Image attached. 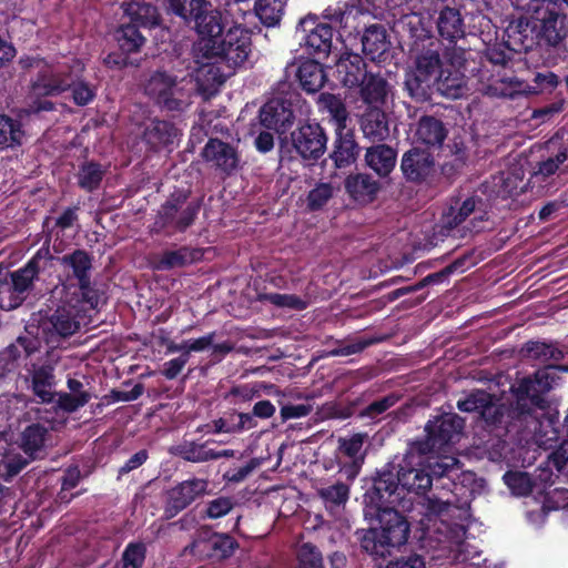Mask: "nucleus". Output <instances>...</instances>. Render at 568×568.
Here are the masks:
<instances>
[{
  "mask_svg": "<svg viewBox=\"0 0 568 568\" xmlns=\"http://www.w3.org/2000/svg\"><path fill=\"white\" fill-rule=\"evenodd\" d=\"M555 371L568 372L565 365H547L511 386L514 403H503L486 390L476 389L457 402V408L478 414L481 426L498 438L508 434H524L536 423L535 409L548 406L547 393L552 388Z\"/></svg>",
  "mask_w": 568,
  "mask_h": 568,
  "instance_id": "nucleus-1",
  "label": "nucleus"
},
{
  "mask_svg": "<svg viewBox=\"0 0 568 568\" xmlns=\"http://www.w3.org/2000/svg\"><path fill=\"white\" fill-rule=\"evenodd\" d=\"M215 24L209 23L206 30L197 36V40L193 43L190 58L180 62H174L178 71L185 70L187 75L199 80V73L207 69L211 73L214 65L210 62L219 59L229 67L237 68L243 65L252 51V32L235 24L224 32V23L221 12L217 18L214 17Z\"/></svg>",
  "mask_w": 568,
  "mask_h": 568,
  "instance_id": "nucleus-2",
  "label": "nucleus"
},
{
  "mask_svg": "<svg viewBox=\"0 0 568 568\" xmlns=\"http://www.w3.org/2000/svg\"><path fill=\"white\" fill-rule=\"evenodd\" d=\"M364 517L378 523L376 527L357 529L355 532L362 551L372 560L376 562L386 560L395 549H399L408 541L410 524L396 507L382 510L378 515Z\"/></svg>",
  "mask_w": 568,
  "mask_h": 568,
  "instance_id": "nucleus-3",
  "label": "nucleus"
},
{
  "mask_svg": "<svg viewBox=\"0 0 568 568\" xmlns=\"http://www.w3.org/2000/svg\"><path fill=\"white\" fill-rule=\"evenodd\" d=\"M415 51L412 65L405 72L404 91L415 103H427L434 94V82L445 68L439 41Z\"/></svg>",
  "mask_w": 568,
  "mask_h": 568,
  "instance_id": "nucleus-4",
  "label": "nucleus"
},
{
  "mask_svg": "<svg viewBox=\"0 0 568 568\" xmlns=\"http://www.w3.org/2000/svg\"><path fill=\"white\" fill-rule=\"evenodd\" d=\"M124 18L114 31L118 49L131 54L139 53L146 43L142 29L166 28L159 8L149 2L132 1L124 3Z\"/></svg>",
  "mask_w": 568,
  "mask_h": 568,
  "instance_id": "nucleus-5",
  "label": "nucleus"
},
{
  "mask_svg": "<svg viewBox=\"0 0 568 568\" xmlns=\"http://www.w3.org/2000/svg\"><path fill=\"white\" fill-rule=\"evenodd\" d=\"M54 256L48 247L39 248L36 254L20 268L4 274L0 280V300L7 310H16L23 304L34 287V281Z\"/></svg>",
  "mask_w": 568,
  "mask_h": 568,
  "instance_id": "nucleus-6",
  "label": "nucleus"
},
{
  "mask_svg": "<svg viewBox=\"0 0 568 568\" xmlns=\"http://www.w3.org/2000/svg\"><path fill=\"white\" fill-rule=\"evenodd\" d=\"M452 465L447 464V474L440 476V480L447 479L449 496L443 500L440 498H429L427 509L437 516L450 515L453 509L459 511V519L467 521L470 517V503L475 495L478 494L484 487L485 480L477 478L473 471H464L458 475V480L452 476L454 469Z\"/></svg>",
  "mask_w": 568,
  "mask_h": 568,
  "instance_id": "nucleus-7",
  "label": "nucleus"
},
{
  "mask_svg": "<svg viewBox=\"0 0 568 568\" xmlns=\"http://www.w3.org/2000/svg\"><path fill=\"white\" fill-rule=\"evenodd\" d=\"M447 134L446 124L434 115H423L417 121L415 140L418 144L430 152H437V156L447 158V150L454 156L453 161H445L440 166L442 174L446 178L460 170L467 160L466 148L462 141H455L449 146L445 144Z\"/></svg>",
  "mask_w": 568,
  "mask_h": 568,
  "instance_id": "nucleus-8",
  "label": "nucleus"
},
{
  "mask_svg": "<svg viewBox=\"0 0 568 568\" xmlns=\"http://www.w3.org/2000/svg\"><path fill=\"white\" fill-rule=\"evenodd\" d=\"M528 12L537 28L539 49L559 50L568 38V10L552 0H529Z\"/></svg>",
  "mask_w": 568,
  "mask_h": 568,
  "instance_id": "nucleus-9",
  "label": "nucleus"
},
{
  "mask_svg": "<svg viewBox=\"0 0 568 568\" xmlns=\"http://www.w3.org/2000/svg\"><path fill=\"white\" fill-rule=\"evenodd\" d=\"M190 192L176 190L169 195L156 212L151 231L172 236L191 227L201 210V201H187Z\"/></svg>",
  "mask_w": 568,
  "mask_h": 568,
  "instance_id": "nucleus-10",
  "label": "nucleus"
},
{
  "mask_svg": "<svg viewBox=\"0 0 568 568\" xmlns=\"http://www.w3.org/2000/svg\"><path fill=\"white\" fill-rule=\"evenodd\" d=\"M465 428V419L456 413H443L428 419L425 437L410 442V450L419 455L447 453L459 440Z\"/></svg>",
  "mask_w": 568,
  "mask_h": 568,
  "instance_id": "nucleus-11",
  "label": "nucleus"
},
{
  "mask_svg": "<svg viewBox=\"0 0 568 568\" xmlns=\"http://www.w3.org/2000/svg\"><path fill=\"white\" fill-rule=\"evenodd\" d=\"M61 361V351L52 346L43 354L30 358V361L26 363V381L30 383V389L33 396L41 404L54 403L57 395L54 389L58 385L55 372L60 367Z\"/></svg>",
  "mask_w": 568,
  "mask_h": 568,
  "instance_id": "nucleus-12",
  "label": "nucleus"
},
{
  "mask_svg": "<svg viewBox=\"0 0 568 568\" xmlns=\"http://www.w3.org/2000/svg\"><path fill=\"white\" fill-rule=\"evenodd\" d=\"M53 261H57L63 267L70 268L72 277L78 282L77 285L69 284L64 288L68 292L73 290L72 295L77 296V302L82 301L88 304V307L97 308L100 303V294L91 283L93 256L83 248H75L62 256H54Z\"/></svg>",
  "mask_w": 568,
  "mask_h": 568,
  "instance_id": "nucleus-13",
  "label": "nucleus"
},
{
  "mask_svg": "<svg viewBox=\"0 0 568 568\" xmlns=\"http://www.w3.org/2000/svg\"><path fill=\"white\" fill-rule=\"evenodd\" d=\"M395 469L396 465L388 463L371 477L363 495L364 516L378 515L382 510L396 507L400 493L395 479Z\"/></svg>",
  "mask_w": 568,
  "mask_h": 568,
  "instance_id": "nucleus-14",
  "label": "nucleus"
},
{
  "mask_svg": "<svg viewBox=\"0 0 568 568\" xmlns=\"http://www.w3.org/2000/svg\"><path fill=\"white\" fill-rule=\"evenodd\" d=\"M327 142L326 130L315 120H305L291 131L290 152L306 165H315L326 153Z\"/></svg>",
  "mask_w": 568,
  "mask_h": 568,
  "instance_id": "nucleus-15",
  "label": "nucleus"
},
{
  "mask_svg": "<svg viewBox=\"0 0 568 568\" xmlns=\"http://www.w3.org/2000/svg\"><path fill=\"white\" fill-rule=\"evenodd\" d=\"M67 293L61 304L44 320H42L40 329L47 344L59 343L61 338L73 335L80 327L77 320L79 313L88 306L82 301L77 302V296L70 298Z\"/></svg>",
  "mask_w": 568,
  "mask_h": 568,
  "instance_id": "nucleus-16",
  "label": "nucleus"
},
{
  "mask_svg": "<svg viewBox=\"0 0 568 568\" xmlns=\"http://www.w3.org/2000/svg\"><path fill=\"white\" fill-rule=\"evenodd\" d=\"M559 84V77L551 71H546L537 72L531 79L530 84H525V82L516 77H500L485 87V93L491 97L516 99L524 93H552Z\"/></svg>",
  "mask_w": 568,
  "mask_h": 568,
  "instance_id": "nucleus-17",
  "label": "nucleus"
},
{
  "mask_svg": "<svg viewBox=\"0 0 568 568\" xmlns=\"http://www.w3.org/2000/svg\"><path fill=\"white\" fill-rule=\"evenodd\" d=\"M166 16L178 19L180 24L192 28L196 34L203 33L209 23L215 24L217 10L207 0H163Z\"/></svg>",
  "mask_w": 568,
  "mask_h": 568,
  "instance_id": "nucleus-18",
  "label": "nucleus"
},
{
  "mask_svg": "<svg viewBox=\"0 0 568 568\" xmlns=\"http://www.w3.org/2000/svg\"><path fill=\"white\" fill-rule=\"evenodd\" d=\"M425 456L412 452L410 444H408L402 463L395 469V479L399 490L424 495L432 487L433 478L422 463Z\"/></svg>",
  "mask_w": 568,
  "mask_h": 568,
  "instance_id": "nucleus-19",
  "label": "nucleus"
},
{
  "mask_svg": "<svg viewBox=\"0 0 568 568\" xmlns=\"http://www.w3.org/2000/svg\"><path fill=\"white\" fill-rule=\"evenodd\" d=\"M179 78L164 70L152 72L144 84V93L168 111H182L184 101L180 98Z\"/></svg>",
  "mask_w": 568,
  "mask_h": 568,
  "instance_id": "nucleus-20",
  "label": "nucleus"
},
{
  "mask_svg": "<svg viewBox=\"0 0 568 568\" xmlns=\"http://www.w3.org/2000/svg\"><path fill=\"white\" fill-rule=\"evenodd\" d=\"M400 171L408 183L429 184L437 173L435 156L419 145L412 146L402 155Z\"/></svg>",
  "mask_w": 568,
  "mask_h": 568,
  "instance_id": "nucleus-21",
  "label": "nucleus"
},
{
  "mask_svg": "<svg viewBox=\"0 0 568 568\" xmlns=\"http://www.w3.org/2000/svg\"><path fill=\"white\" fill-rule=\"evenodd\" d=\"M295 111L292 95L275 97L261 106L258 120L262 126L281 135L292 129L296 119Z\"/></svg>",
  "mask_w": 568,
  "mask_h": 568,
  "instance_id": "nucleus-22",
  "label": "nucleus"
},
{
  "mask_svg": "<svg viewBox=\"0 0 568 568\" xmlns=\"http://www.w3.org/2000/svg\"><path fill=\"white\" fill-rule=\"evenodd\" d=\"M209 483L205 479L192 477L183 480L166 491L164 516L174 518L181 511L191 506L207 491Z\"/></svg>",
  "mask_w": 568,
  "mask_h": 568,
  "instance_id": "nucleus-23",
  "label": "nucleus"
},
{
  "mask_svg": "<svg viewBox=\"0 0 568 568\" xmlns=\"http://www.w3.org/2000/svg\"><path fill=\"white\" fill-rule=\"evenodd\" d=\"M201 156L215 171L231 176L241 169V154L236 145L219 138H210Z\"/></svg>",
  "mask_w": 568,
  "mask_h": 568,
  "instance_id": "nucleus-24",
  "label": "nucleus"
},
{
  "mask_svg": "<svg viewBox=\"0 0 568 568\" xmlns=\"http://www.w3.org/2000/svg\"><path fill=\"white\" fill-rule=\"evenodd\" d=\"M316 16H307L301 20V26L306 32L304 45L313 58L326 59L333 48L335 30L333 24L320 23Z\"/></svg>",
  "mask_w": 568,
  "mask_h": 568,
  "instance_id": "nucleus-25",
  "label": "nucleus"
},
{
  "mask_svg": "<svg viewBox=\"0 0 568 568\" xmlns=\"http://www.w3.org/2000/svg\"><path fill=\"white\" fill-rule=\"evenodd\" d=\"M503 39L507 41L513 50L519 53H527L539 48V39L534 19L519 17L509 21L503 31Z\"/></svg>",
  "mask_w": 568,
  "mask_h": 568,
  "instance_id": "nucleus-26",
  "label": "nucleus"
},
{
  "mask_svg": "<svg viewBox=\"0 0 568 568\" xmlns=\"http://www.w3.org/2000/svg\"><path fill=\"white\" fill-rule=\"evenodd\" d=\"M72 84L73 75L70 69L40 70L30 84V97H59L69 91Z\"/></svg>",
  "mask_w": 568,
  "mask_h": 568,
  "instance_id": "nucleus-27",
  "label": "nucleus"
},
{
  "mask_svg": "<svg viewBox=\"0 0 568 568\" xmlns=\"http://www.w3.org/2000/svg\"><path fill=\"white\" fill-rule=\"evenodd\" d=\"M484 202L479 196H469L455 210L454 207L449 209V212L444 214L440 221V230L439 233L442 235H450V233L459 226L466 219L473 214L478 213L471 221L473 227L476 232L480 231V227L476 224V222H484L488 219L487 212L483 209Z\"/></svg>",
  "mask_w": 568,
  "mask_h": 568,
  "instance_id": "nucleus-28",
  "label": "nucleus"
},
{
  "mask_svg": "<svg viewBox=\"0 0 568 568\" xmlns=\"http://www.w3.org/2000/svg\"><path fill=\"white\" fill-rule=\"evenodd\" d=\"M435 26L439 39L447 44H456L466 36V26L460 11L447 4L435 9Z\"/></svg>",
  "mask_w": 568,
  "mask_h": 568,
  "instance_id": "nucleus-29",
  "label": "nucleus"
},
{
  "mask_svg": "<svg viewBox=\"0 0 568 568\" xmlns=\"http://www.w3.org/2000/svg\"><path fill=\"white\" fill-rule=\"evenodd\" d=\"M473 254L471 253H465L462 256L454 260L452 263H449L447 266L442 268L438 272L430 273L424 278H422L419 282H417L414 285L400 287L397 288L392 293V300L398 298L405 294L413 293L416 291H419L426 286L430 285H438L443 284L445 282L449 281V277L455 273H464L466 272L470 266L474 265V262L471 261Z\"/></svg>",
  "mask_w": 568,
  "mask_h": 568,
  "instance_id": "nucleus-30",
  "label": "nucleus"
},
{
  "mask_svg": "<svg viewBox=\"0 0 568 568\" xmlns=\"http://www.w3.org/2000/svg\"><path fill=\"white\" fill-rule=\"evenodd\" d=\"M344 186L349 197L359 205H368L375 202L382 191V184L368 173H352Z\"/></svg>",
  "mask_w": 568,
  "mask_h": 568,
  "instance_id": "nucleus-31",
  "label": "nucleus"
},
{
  "mask_svg": "<svg viewBox=\"0 0 568 568\" xmlns=\"http://www.w3.org/2000/svg\"><path fill=\"white\" fill-rule=\"evenodd\" d=\"M300 88L308 94L320 92L327 82V74L318 59H305L290 67Z\"/></svg>",
  "mask_w": 568,
  "mask_h": 568,
  "instance_id": "nucleus-32",
  "label": "nucleus"
},
{
  "mask_svg": "<svg viewBox=\"0 0 568 568\" xmlns=\"http://www.w3.org/2000/svg\"><path fill=\"white\" fill-rule=\"evenodd\" d=\"M202 257L203 251L201 248L182 245L176 250H165L162 253L154 254L151 257V267L154 271H171L199 262Z\"/></svg>",
  "mask_w": 568,
  "mask_h": 568,
  "instance_id": "nucleus-33",
  "label": "nucleus"
},
{
  "mask_svg": "<svg viewBox=\"0 0 568 568\" xmlns=\"http://www.w3.org/2000/svg\"><path fill=\"white\" fill-rule=\"evenodd\" d=\"M48 438V427L40 423H32L20 433L18 446L30 459H43L47 456Z\"/></svg>",
  "mask_w": 568,
  "mask_h": 568,
  "instance_id": "nucleus-34",
  "label": "nucleus"
},
{
  "mask_svg": "<svg viewBox=\"0 0 568 568\" xmlns=\"http://www.w3.org/2000/svg\"><path fill=\"white\" fill-rule=\"evenodd\" d=\"M367 73V64L358 53L345 52L336 62V78L344 87H358Z\"/></svg>",
  "mask_w": 568,
  "mask_h": 568,
  "instance_id": "nucleus-35",
  "label": "nucleus"
},
{
  "mask_svg": "<svg viewBox=\"0 0 568 568\" xmlns=\"http://www.w3.org/2000/svg\"><path fill=\"white\" fill-rule=\"evenodd\" d=\"M364 161L365 165L378 178L385 179L390 175L396 166L397 150L385 143H376L366 148Z\"/></svg>",
  "mask_w": 568,
  "mask_h": 568,
  "instance_id": "nucleus-36",
  "label": "nucleus"
},
{
  "mask_svg": "<svg viewBox=\"0 0 568 568\" xmlns=\"http://www.w3.org/2000/svg\"><path fill=\"white\" fill-rule=\"evenodd\" d=\"M363 53L371 61H384L390 47L387 31L383 24L374 23L364 29L361 38Z\"/></svg>",
  "mask_w": 568,
  "mask_h": 568,
  "instance_id": "nucleus-37",
  "label": "nucleus"
},
{
  "mask_svg": "<svg viewBox=\"0 0 568 568\" xmlns=\"http://www.w3.org/2000/svg\"><path fill=\"white\" fill-rule=\"evenodd\" d=\"M361 146L355 140L351 129L336 130L334 148L329 158L336 169H345L356 162Z\"/></svg>",
  "mask_w": 568,
  "mask_h": 568,
  "instance_id": "nucleus-38",
  "label": "nucleus"
},
{
  "mask_svg": "<svg viewBox=\"0 0 568 568\" xmlns=\"http://www.w3.org/2000/svg\"><path fill=\"white\" fill-rule=\"evenodd\" d=\"M396 28L397 32L413 41L414 48H418L419 42L434 41L430 19L422 13L410 12L402 16L396 22Z\"/></svg>",
  "mask_w": 568,
  "mask_h": 568,
  "instance_id": "nucleus-39",
  "label": "nucleus"
},
{
  "mask_svg": "<svg viewBox=\"0 0 568 568\" xmlns=\"http://www.w3.org/2000/svg\"><path fill=\"white\" fill-rule=\"evenodd\" d=\"M468 91L469 88L464 71L455 70L454 68L445 67L434 82V93L437 92L446 99L457 100L464 98L468 94Z\"/></svg>",
  "mask_w": 568,
  "mask_h": 568,
  "instance_id": "nucleus-40",
  "label": "nucleus"
},
{
  "mask_svg": "<svg viewBox=\"0 0 568 568\" xmlns=\"http://www.w3.org/2000/svg\"><path fill=\"white\" fill-rule=\"evenodd\" d=\"M178 136V129L168 120H160L158 118L150 119L145 124L142 132V141L151 150H160L174 142Z\"/></svg>",
  "mask_w": 568,
  "mask_h": 568,
  "instance_id": "nucleus-41",
  "label": "nucleus"
},
{
  "mask_svg": "<svg viewBox=\"0 0 568 568\" xmlns=\"http://www.w3.org/2000/svg\"><path fill=\"white\" fill-rule=\"evenodd\" d=\"M361 129L365 138L382 143L389 136L387 115L378 108L365 112L361 118Z\"/></svg>",
  "mask_w": 568,
  "mask_h": 568,
  "instance_id": "nucleus-42",
  "label": "nucleus"
},
{
  "mask_svg": "<svg viewBox=\"0 0 568 568\" xmlns=\"http://www.w3.org/2000/svg\"><path fill=\"white\" fill-rule=\"evenodd\" d=\"M196 546L205 551L209 558L222 560L231 557L239 544L229 534H213L207 540L200 541Z\"/></svg>",
  "mask_w": 568,
  "mask_h": 568,
  "instance_id": "nucleus-43",
  "label": "nucleus"
},
{
  "mask_svg": "<svg viewBox=\"0 0 568 568\" xmlns=\"http://www.w3.org/2000/svg\"><path fill=\"white\" fill-rule=\"evenodd\" d=\"M214 443L207 439L203 443L197 440H183L175 447L174 454L185 462L199 464L212 462L213 448L210 444Z\"/></svg>",
  "mask_w": 568,
  "mask_h": 568,
  "instance_id": "nucleus-44",
  "label": "nucleus"
},
{
  "mask_svg": "<svg viewBox=\"0 0 568 568\" xmlns=\"http://www.w3.org/2000/svg\"><path fill=\"white\" fill-rule=\"evenodd\" d=\"M361 88L362 100L371 105L384 104L387 97V81L381 75L367 73Z\"/></svg>",
  "mask_w": 568,
  "mask_h": 568,
  "instance_id": "nucleus-45",
  "label": "nucleus"
},
{
  "mask_svg": "<svg viewBox=\"0 0 568 568\" xmlns=\"http://www.w3.org/2000/svg\"><path fill=\"white\" fill-rule=\"evenodd\" d=\"M105 169L97 161H85L79 165L77 176L78 186L85 192L97 191L105 175Z\"/></svg>",
  "mask_w": 568,
  "mask_h": 568,
  "instance_id": "nucleus-46",
  "label": "nucleus"
},
{
  "mask_svg": "<svg viewBox=\"0 0 568 568\" xmlns=\"http://www.w3.org/2000/svg\"><path fill=\"white\" fill-rule=\"evenodd\" d=\"M285 11L283 0H256L254 13L260 22L266 28L280 26Z\"/></svg>",
  "mask_w": 568,
  "mask_h": 568,
  "instance_id": "nucleus-47",
  "label": "nucleus"
},
{
  "mask_svg": "<svg viewBox=\"0 0 568 568\" xmlns=\"http://www.w3.org/2000/svg\"><path fill=\"white\" fill-rule=\"evenodd\" d=\"M320 103L336 124V130H345L348 120V111L343 100L329 92L320 94Z\"/></svg>",
  "mask_w": 568,
  "mask_h": 568,
  "instance_id": "nucleus-48",
  "label": "nucleus"
},
{
  "mask_svg": "<svg viewBox=\"0 0 568 568\" xmlns=\"http://www.w3.org/2000/svg\"><path fill=\"white\" fill-rule=\"evenodd\" d=\"M24 132L19 120L0 114V150L21 145Z\"/></svg>",
  "mask_w": 568,
  "mask_h": 568,
  "instance_id": "nucleus-49",
  "label": "nucleus"
},
{
  "mask_svg": "<svg viewBox=\"0 0 568 568\" xmlns=\"http://www.w3.org/2000/svg\"><path fill=\"white\" fill-rule=\"evenodd\" d=\"M518 54L513 50V47L501 38L500 41L496 39L494 43L487 44L484 57L487 62L493 67H499L506 69L515 60V55Z\"/></svg>",
  "mask_w": 568,
  "mask_h": 568,
  "instance_id": "nucleus-50",
  "label": "nucleus"
},
{
  "mask_svg": "<svg viewBox=\"0 0 568 568\" xmlns=\"http://www.w3.org/2000/svg\"><path fill=\"white\" fill-rule=\"evenodd\" d=\"M520 182L521 180L510 172L494 175L489 182L490 195L503 200L513 197L518 194Z\"/></svg>",
  "mask_w": 568,
  "mask_h": 568,
  "instance_id": "nucleus-51",
  "label": "nucleus"
},
{
  "mask_svg": "<svg viewBox=\"0 0 568 568\" xmlns=\"http://www.w3.org/2000/svg\"><path fill=\"white\" fill-rule=\"evenodd\" d=\"M318 497L327 510L344 506L349 498V486L343 481L317 489Z\"/></svg>",
  "mask_w": 568,
  "mask_h": 568,
  "instance_id": "nucleus-52",
  "label": "nucleus"
},
{
  "mask_svg": "<svg viewBox=\"0 0 568 568\" xmlns=\"http://www.w3.org/2000/svg\"><path fill=\"white\" fill-rule=\"evenodd\" d=\"M524 349L527 352L530 358L540 362H548L550 359L559 362L565 357V354L560 348L554 346L552 344H547L539 341L527 342Z\"/></svg>",
  "mask_w": 568,
  "mask_h": 568,
  "instance_id": "nucleus-53",
  "label": "nucleus"
},
{
  "mask_svg": "<svg viewBox=\"0 0 568 568\" xmlns=\"http://www.w3.org/2000/svg\"><path fill=\"white\" fill-rule=\"evenodd\" d=\"M503 479L514 495L528 496L532 493L534 483L527 473L508 470Z\"/></svg>",
  "mask_w": 568,
  "mask_h": 568,
  "instance_id": "nucleus-54",
  "label": "nucleus"
},
{
  "mask_svg": "<svg viewBox=\"0 0 568 568\" xmlns=\"http://www.w3.org/2000/svg\"><path fill=\"white\" fill-rule=\"evenodd\" d=\"M146 558V546L143 541L129 542L121 556L123 568H142Z\"/></svg>",
  "mask_w": 568,
  "mask_h": 568,
  "instance_id": "nucleus-55",
  "label": "nucleus"
},
{
  "mask_svg": "<svg viewBox=\"0 0 568 568\" xmlns=\"http://www.w3.org/2000/svg\"><path fill=\"white\" fill-rule=\"evenodd\" d=\"M296 558L297 568H324L322 552L311 542H304L300 546Z\"/></svg>",
  "mask_w": 568,
  "mask_h": 568,
  "instance_id": "nucleus-56",
  "label": "nucleus"
},
{
  "mask_svg": "<svg viewBox=\"0 0 568 568\" xmlns=\"http://www.w3.org/2000/svg\"><path fill=\"white\" fill-rule=\"evenodd\" d=\"M334 187L331 183H317L307 194V209L312 212L323 209L333 197Z\"/></svg>",
  "mask_w": 568,
  "mask_h": 568,
  "instance_id": "nucleus-57",
  "label": "nucleus"
},
{
  "mask_svg": "<svg viewBox=\"0 0 568 568\" xmlns=\"http://www.w3.org/2000/svg\"><path fill=\"white\" fill-rule=\"evenodd\" d=\"M399 399L400 396L395 393L387 394L386 396L368 404L361 410L359 416L362 418L376 419L393 406H395Z\"/></svg>",
  "mask_w": 568,
  "mask_h": 568,
  "instance_id": "nucleus-58",
  "label": "nucleus"
},
{
  "mask_svg": "<svg viewBox=\"0 0 568 568\" xmlns=\"http://www.w3.org/2000/svg\"><path fill=\"white\" fill-rule=\"evenodd\" d=\"M260 301L295 311H303L307 307V303L295 294L266 293L260 295Z\"/></svg>",
  "mask_w": 568,
  "mask_h": 568,
  "instance_id": "nucleus-59",
  "label": "nucleus"
},
{
  "mask_svg": "<svg viewBox=\"0 0 568 568\" xmlns=\"http://www.w3.org/2000/svg\"><path fill=\"white\" fill-rule=\"evenodd\" d=\"M91 399V394H70L67 392H57L55 404L57 407L65 413H74L79 408L85 406Z\"/></svg>",
  "mask_w": 568,
  "mask_h": 568,
  "instance_id": "nucleus-60",
  "label": "nucleus"
},
{
  "mask_svg": "<svg viewBox=\"0 0 568 568\" xmlns=\"http://www.w3.org/2000/svg\"><path fill=\"white\" fill-rule=\"evenodd\" d=\"M366 438L367 434L363 433L353 434L349 438L341 437L338 439V449L351 459L365 458L362 449Z\"/></svg>",
  "mask_w": 568,
  "mask_h": 568,
  "instance_id": "nucleus-61",
  "label": "nucleus"
},
{
  "mask_svg": "<svg viewBox=\"0 0 568 568\" xmlns=\"http://www.w3.org/2000/svg\"><path fill=\"white\" fill-rule=\"evenodd\" d=\"M442 54L445 62V67L465 71V65L468 61L467 55L469 54V50L463 47H458L457 43L447 44V47L444 50H442Z\"/></svg>",
  "mask_w": 568,
  "mask_h": 568,
  "instance_id": "nucleus-62",
  "label": "nucleus"
},
{
  "mask_svg": "<svg viewBox=\"0 0 568 568\" xmlns=\"http://www.w3.org/2000/svg\"><path fill=\"white\" fill-rule=\"evenodd\" d=\"M33 459H30V457H23L20 454H13L7 456L1 463H0V470L2 471V476L6 479L12 478L17 476L19 473H21L30 462Z\"/></svg>",
  "mask_w": 568,
  "mask_h": 568,
  "instance_id": "nucleus-63",
  "label": "nucleus"
},
{
  "mask_svg": "<svg viewBox=\"0 0 568 568\" xmlns=\"http://www.w3.org/2000/svg\"><path fill=\"white\" fill-rule=\"evenodd\" d=\"M236 505L233 497L220 496L206 504L205 516L211 519H217L227 515Z\"/></svg>",
  "mask_w": 568,
  "mask_h": 568,
  "instance_id": "nucleus-64",
  "label": "nucleus"
}]
</instances>
